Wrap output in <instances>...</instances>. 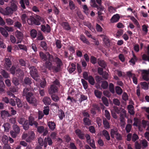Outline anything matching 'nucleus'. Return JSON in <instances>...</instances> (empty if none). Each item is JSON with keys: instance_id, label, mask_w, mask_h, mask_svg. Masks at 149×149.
I'll return each mask as SVG.
<instances>
[{"instance_id": "nucleus-43", "label": "nucleus", "mask_w": 149, "mask_h": 149, "mask_svg": "<svg viewBox=\"0 0 149 149\" xmlns=\"http://www.w3.org/2000/svg\"><path fill=\"white\" fill-rule=\"evenodd\" d=\"M58 111L59 112L58 114V116L59 118L61 120L65 116L64 113V111L61 109L58 110Z\"/></svg>"}, {"instance_id": "nucleus-28", "label": "nucleus", "mask_w": 149, "mask_h": 149, "mask_svg": "<svg viewBox=\"0 0 149 149\" xmlns=\"http://www.w3.org/2000/svg\"><path fill=\"white\" fill-rule=\"evenodd\" d=\"M83 121L85 125L89 126L91 124V121L88 118L84 117Z\"/></svg>"}, {"instance_id": "nucleus-24", "label": "nucleus", "mask_w": 149, "mask_h": 149, "mask_svg": "<svg viewBox=\"0 0 149 149\" xmlns=\"http://www.w3.org/2000/svg\"><path fill=\"white\" fill-rule=\"evenodd\" d=\"M16 37L19 40H22L23 37V34L22 32L18 30H17L15 33Z\"/></svg>"}, {"instance_id": "nucleus-54", "label": "nucleus", "mask_w": 149, "mask_h": 149, "mask_svg": "<svg viewBox=\"0 0 149 149\" xmlns=\"http://www.w3.org/2000/svg\"><path fill=\"white\" fill-rule=\"evenodd\" d=\"M81 81L84 88L86 89L88 88L87 82L84 79H81Z\"/></svg>"}, {"instance_id": "nucleus-47", "label": "nucleus", "mask_w": 149, "mask_h": 149, "mask_svg": "<svg viewBox=\"0 0 149 149\" xmlns=\"http://www.w3.org/2000/svg\"><path fill=\"white\" fill-rule=\"evenodd\" d=\"M109 89L110 92L112 93H114L115 92L114 86L113 84L110 83L109 85Z\"/></svg>"}, {"instance_id": "nucleus-6", "label": "nucleus", "mask_w": 149, "mask_h": 149, "mask_svg": "<svg viewBox=\"0 0 149 149\" xmlns=\"http://www.w3.org/2000/svg\"><path fill=\"white\" fill-rule=\"evenodd\" d=\"M28 68L30 70V73L31 77L35 80H36L39 77L37 70L36 68L33 66H28Z\"/></svg>"}, {"instance_id": "nucleus-56", "label": "nucleus", "mask_w": 149, "mask_h": 149, "mask_svg": "<svg viewBox=\"0 0 149 149\" xmlns=\"http://www.w3.org/2000/svg\"><path fill=\"white\" fill-rule=\"evenodd\" d=\"M69 6L71 10H73L75 8V6L72 1H70L69 2Z\"/></svg>"}, {"instance_id": "nucleus-42", "label": "nucleus", "mask_w": 149, "mask_h": 149, "mask_svg": "<svg viewBox=\"0 0 149 149\" xmlns=\"http://www.w3.org/2000/svg\"><path fill=\"white\" fill-rule=\"evenodd\" d=\"M2 126L4 127L5 131L6 132H8L10 127V124L8 123L4 124Z\"/></svg>"}, {"instance_id": "nucleus-45", "label": "nucleus", "mask_w": 149, "mask_h": 149, "mask_svg": "<svg viewBox=\"0 0 149 149\" xmlns=\"http://www.w3.org/2000/svg\"><path fill=\"white\" fill-rule=\"evenodd\" d=\"M13 131L16 133H19L20 131V128L19 126L17 125L14 124L13 126Z\"/></svg>"}, {"instance_id": "nucleus-15", "label": "nucleus", "mask_w": 149, "mask_h": 149, "mask_svg": "<svg viewBox=\"0 0 149 149\" xmlns=\"http://www.w3.org/2000/svg\"><path fill=\"white\" fill-rule=\"evenodd\" d=\"M93 108H92L91 110V112L93 115H95L96 113L95 110L98 111L100 110V109L98 105L94 104L93 106Z\"/></svg>"}, {"instance_id": "nucleus-64", "label": "nucleus", "mask_w": 149, "mask_h": 149, "mask_svg": "<svg viewBox=\"0 0 149 149\" xmlns=\"http://www.w3.org/2000/svg\"><path fill=\"white\" fill-rule=\"evenodd\" d=\"M139 139L138 136L135 134H134L132 137V140L133 142Z\"/></svg>"}, {"instance_id": "nucleus-22", "label": "nucleus", "mask_w": 149, "mask_h": 149, "mask_svg": "<svg viewBox=\"0 0 149 149\" xmlns=\"http://www.w3.org/2000/svg\"><path fill=\"white\" fill-rule=\"evenodd\" d=\"M31 80V78L26 77L24 79L23 82L26 85L29 86L32 83Z\"/></svg>"}, {"instance_id": "nucleus-4", "label": "nucleus", "mask_w": 149, "mask_h": 149, "mask_svg": "<svg viewBox=\"0 0 149 149\" xmlns=\"http://www.w3.org/2000/svg\"><path fill=\"white\" fill-rule=\"evenodd\" d=\"M29 91L28 88H24L23 91V95L26 96V99L28 102H36V100L34 97L33 94Z\"/></svg>"}, {"instance_id": "nucleus-55", "label": "nucleus", "mask_w": 149, "mask_h": 149, "mask_svg": "<svg viewBox=\"0 0 149 149\" xmlns=\"http://www.w3.org/2000/svg\"><path fill=\"white\" fill-rule=\"evenodd\" d=\"M18 46L20 49H22L27 52V49L26 46L23 45L19 44H18Z\"/></svg>"}, {"instance_id": "nucleus-14", "label": "nucleus", "mask_w": 149, "mask_h": 149, "mask_svg": "<svg viewBox=\"0 0 149 149\" xmlns=\"http://www.w3.org/2000/svg\"><path fill=\"white\" fill-rule=\"evenodd\" d=\"M75 133L79 138L83 140L85 139V134L80 129H77L75 131Z\"/></svg>"}, {"instance_id": "nucleus-46", "label": "nucleus", "mask_w": 149, "mask_h": 149, "mask_svg": "<svg viewBox=\"0 0 149 149\" xmlns=\"http://www.w3.org/2000/svg\"><path fill=\"white\" fill-rule=\"evenodd\" d=\"M5 63L6 65L8 68H10L11 65V62L10 59L9 58H5Z\"/></svg>"}, {"instance_id": "nucleus-63", "label": "nucleus", "mask_w": 149, "mask_h": 149, "mask_svg": "<svg viewBox=\"0 0 149 149\" xmlns=\"http://www.w3.org/2000/svg\"><path fill=\"white\" fill-rule=\"evenodd\" d=\"M101 75H102V77L105 79H106L108 78V74L106 71H104Z\"/></svg>"}, {"instance_id": "nucleus-1", "label": "nucleus", "mask_w": 149, "mask_h": 149, "mask_svg": "<svg viewBox=\"0 0 149 149\" xmlns=\"http://www.w3.org/2000/svg\"><path fill=\"white\" fill-rule=\"evenodd\" d=\"M48 56L47 59L45 63V67L49 70H52L53 72H56V70L57 68L56 67V65H53L52 63V61L54 59V57L51 55L48 52L46 53Z\"/></svg>"}, {"instance_id": "nucleus-53", "label": "nucleus", "mask_w": 149, "mask_h": 149, "mask_svg": "<svg viewBox=\"0 0 149 149\" xmlns=\"http://www.w3.org/2000/svg\"><path fill=\"white\" fill-rule=\"evenodd\" d=\"M14 24L15 27H17L19 29H20L22 26V24L21 23L18 21H16L15 22Z\"/></svg>"}, {"instance_id": "nucleus-48", "label": "nucleus", "mask_w": 149, "mask_h": 149, "mask_svg": "<svg viewBox=\"0 0 149 149\" xmlns=\"http://www.w3.org/2000/svg\"><path fill=\"white\" fill-rule=\"evenodd\" d=\"M94 8H96L98 11H103L104 9V7L101 5H97V4Z\"/></svg>"}, {"instance_id": "nucleus-7", "label": "nucleus", "mask_w": 149, "mask_h": 149, "mask_svg": "<svg viewBox=\"0 0 149 149\" xmlns=\"http://www.w3.org/2000/svg\"><path fill=\"white\" fill-rule=\"evenodd\" d=\"M55 61L56 64V67L57 68L56 69V72L60 71L61 66L63 65V63L62 61L59 58L56 57L55 58Z\"/></svg>"}, {"instance_id": "nucleus-5", "label": "nucleus", "mask_w": 149, "mask_h": 149, "mask_svg": "<svg viewBox=\"0 0 149 149\" xmlns=\"http://www.w3.org/2000/svg\"><path fill=\"white\" fill-rule=\"evenodd\" d=\"M110 135L112 138L114 139L115 137L118 141L121 140L122 139V136L118 132V130L116 128H114L111 130Z\"/></svg>"}, {"instance_id": "nucleus-39", "label": "nucleus", "mask_w": 149, "mask_h": 149, "mask_svg": "<svg viewBox=\"0 0 149 149\" xmlns=\"http://www.w3.org/2000/svg\"><path fill=\"white\" fill-rule=\"evenodd\" d=\"M87 80H88L89 84L92 85H93L95 83V81L93 77L91 76H89Z\"/></svg>"}, {"instance_id": "nucleus-59", "label": "nucleus", "mask_w": 149, "mask_h": 149, "mask_svg": "<svg viewBox=\"0 0 149 149\" xmlns=\"http://www.w3.org/2000/svg\"><path fill=\"white\" fill-rule=\"evenodd\" d=\"M12 82L16 86L19 84V82L17 79L16 77H13L12 79Z\"/></svg>"}, {"instance_id": "nucleus-17", "label": "nucleus", "mask_w": 149, "mask_h": 149, "mask_svg": "<svg viewBox=\"0 0 149 149\" xmlns=\"http://www.w3.org/2000/svg\"><path fill=\"white\" fill-rule=\"evenodd\" d=\"M61 25L63 28L66 30L69 31L71 29V27L70 26L69 24L67 22H62Z\"/></svg>"}, {"instance_id": "nucleus-35", "label": "nucleus", "mask_w": 149, "mask_h": 149, "mask_svg": "<svg viewBox=\"0 0 149 149\" xmlns=\"http://www.w3.org/2000/svg\"><path fill=\"white\" fill-rule=\"evenodd\" d=\"M37 36V40H42L44 38L42 32L40 31L38 32Z\"/></svg>"}, {"instance_id": "nucleus-11", "label": "nucleus", "mask_w": 149, "mask_h": 149, "mask_svg": "<svg viewBox=\"0 0 149 149\" xmlns=\"http://www.w3.org/2000/svg\"><path fill=\"white\" fill-rule=\"evenodd\" d=\"M41 30L43 32L46 31L47 33H49L51 31L50 26L48 24H46L45 26L44 25H41Z\"/></svg>"}, {"instance_id": "nucleus-37", "label": "nucleus", "mask_w": 149, "mask_h": 149, "mask_svg": "<svg viewBox=\"0 0 149 149\" xmlns=\"http://www.w3.org/2000/svg\"><path fill=\"white\" fill-rule=\"evenodd\" d=\"M55 44L56 47L58 49L61 48L62 46V44L61 43V41L58 39L56 40Z\"/></svg>"}, {"instance_id": "nucleus-51", "label": "nucleus", "mask_w": 149, "mask_h": 149, "mask_svg": "<svg viewBox=\"0 0 149 149\" xmlns=\"http://www.w3.org/2000/svg\"><path fill=\"white\" fill-rule=\"evenodd\" d=\"M132 125L130 124H127L125 128L126 132L127 133H129L130 131Z\"/></svg>"}, {"instance_id": "nucleus-57", "label": "nucleus", "mask_w": 149, "mask_h": 149, "mask_svg": "<svg viewBox=\"0 0 149 149\" xmlns=\"http://www.w3.org/2000/svg\"><path fill=\"white\" fill-rule=\"evenodd\" d=\"M94 93L95 96L98 98L101 97L102 93L97 90H95L94 91Z\"/></svg>"}, {"instance_id": "nucleus-8", "label": "nucleus", "mask_w": 149, "mask_h": 149, "mask_svg": "<svg viewBox=\"0 0 149 149\" xmlns=\"http://www.w3.org/2000/svg\"><path fill=\"white\" fill-rule=\"evenodd\" d=\"M28 123L31 126H34L35 127H37L38 125V123L35 120L34 118L32 116H30L28 120Z\"/></svg>"}, {"instance_id": "nucleus-10", "label": "nucleus", "mask_w": 149, "mask_h": 149, "mask_svg": "<svg viewBox=\"0 0 149 149\" xmlns=\"http://www.w3.org/2000/svg\"><path fill=\"white\" fill-rule=\"evenodd\" d=\"M35 137V134L33 132L30 131L28 132V137L26 139V141L28 142H30L34 140Z\"/></svg>"}, {"instance_id": "nucleus-49", "label": "nucleus", "mask_w": 149, "mask_h": 149, "mask_svg": "<svg viewBox=\"0 0 149 149\" xmlns=\"http://www.w3.org/2000/svg\"><path fill=\"white\" fill-rule=\"evenodd\" d=\"M90 61L93 64H94L97 62V58L93 56H91L90 58Z\"/></svg>"}, {"instance_id": "nucleus-21", "label": "nucleus", "mask_w": 149, "mask_h": 149, "mask_svg": "<svg viewBox=\"0 0 149 149\" xmlns=\"http://www.w3.org/2000/svg\"><path fill=\"white\" fill-rule=\"evenodd\" d=\"M126 116V111H123L120 113V121L121 123H123L125 121V118Z\"/></svg>"}, {"instance_id": "nucleus-20", "label": "nucleus", "mask_w": 149, "mask_h": 149, "mask_svg": "<svg viewBox=\"0 0 149 149\" xmlns=\"http://www.w3.org/2000/svg\"><path fill=\"white\" fill-rule=\"evenodd\" d=\"M47 125L49 128L52 130H53L55 129L56 126L55 123L52 121H49L47 123Z\"/></svg>"}, {"instance_id": "nucleus-58", "label": "nucleus", "mask_w": 149, "mask_h": 149, "mask_svg": "<svg viewBox=\"0 0 149 149\" xmlns=\"http://www.w3.org/2000/svg\"><path fill=\"white\" fill-rule=\"evenodd\" d=\"M15 66L14 65H12L10 69V73L13 75H14L15 73Z\"/></svg>"}, {"instance_id": "nucleus-34", "label": "nucleus", "mask_w": 149, "mask_h": 149, "mask_svg": "<svg viewBox=\"0 0 149 149\" xmlns=\"http://www.w3.org/2000/svg\"><path fill=\"white\" fill-rule=\"evenodd\" d=\"M103 123L105 129H107L110 128L109 123L106 119H103Z\"/></svg>"}, {"instance_id": "nucleus-52", "label": "nucleus", "mask_w": 149, "mask_h": 149, "mask_svg": "<svg viewBox=\"0 0 149 149\" xmlns=\"http://www.w3.org/2000/svg\"><path fill=\"white\" fill-rule=\"evenodd\" d=\"M52 100L55 102H57L59 100L58 97L55 94L52 95Z\"/></svg>"}, {"instance_id": "nucleus-32", "label": "nucleus", "mask_w": 149, "mask_h": 149, "mask_svg": "<svg viewBox=\"0 0 149 149\" xmlns=\"http://www.w3.org/2000/svg\"><path fill=\"white\" fill-rule=\"evenodd\" d=\"M39 54L40 57L43 61H46L47 59L46 55L43 52H40Z\"/></svg>"}, {"instance_id": "nucleus-41", "label": "nucleus", "mask_w": 149, "mask_h": 149, "mask_svg": "<svg viewBox=\"0 0 149 149\" xmlns=\"http://www.w3.org/2000/svg\"><path fill=\"white\" fill-rule=\"evenodd\" d=\"M140 84L141 88L146 90H147L148 88V86L147 83L146 82H141Z\"/></svg>"}, {"instance_id": "nucleus-3", "label": "nucleus", "mask_w": 149, "mask_h": 149, "mask_svg": "<svg viewBox=\"0 0 149 149\" xmlns=\"http://www.w3.org/2000/svg\"><path fill=\"white\" fill-rule=\"evenodd\" d=\"M17 4L18 3L16 1L12 0L10 2V6H8L5 8L6 15L11 14L13 13V12L16 11L17 9Z\"/></svg>"}, {"instance_id": "nucleus-60", "label": "nucleus", "mask_w": 149, "mask_h": 149, "mask_svg": "<svg viewBox=\"0 0 149 149\" xmlns=\"http://www.w3.org/2000/svg\"><path fill=\"white\" fill-rule=\"evenodd\" d=\"M19 63L21 66H25L26 63L24 60L22 59H20L19 60Z\"/></svg>"}, {"instance_id": "nucleus-27", "label": "nucleus", "mask_w": 149, "mask_h": 149, "mask_svg": "<svg viewBox=\"0 0 149 149\" xmlns=\"http://www.w3.org/2000/svg\"><path fill=\"white\" fill-rule=\"evenodd\" d=\"M102 134L107 140L109 141L110 140V138L109 134L107 130H103L102 132Z\"/></svg>"}, {"instance_id": "nucleus-62", "label": "nucleus", "mask_w": 149, "mask_h": 149, "mask_svg": "<svg viewBox=\"0 0 149 149\" xmlns=\"http://www.w3.org/2000/svg\"><path fill=\"white\" fill-rule=\"evenodd\" d=\"M43 102H51V100L49 97L45 96L43 99Z\"/></svg>"}, {"instance_id": "nucleus-12", "label": "nucleus", "mask_w": 149, "mask_h": 149, "mask_svg": "<svg viewBox=\"0 0 149 149\" xmlns=\"http://www.w3.org/2000/svg\"><path fill=\"white\" fill-rule=\"evenodd\" d=\"M127 75L129 78L132 77L133 83L135 84H137V79L134 74L132 73L130 71H129L127 72Z\"/></svg>"}, {"instance_id": "nucleus-26", "label": "nucleus", "mask_w": 149, "mask_h": 149, "mask_svg": "<svg viewBox=\"0 0 149 149\" xmlns=\"http://www.w3.org/2000/svg\"><path fill=\"white\" fill-rule=\"evenodd\" d=\"M18 87L16 86L10 88H9V91L11 93H10L11 94H10V95H11L13 97L15 96L14 94H13L12 93H14L17 92L18 91Z\"/></svg>"}, {"instance_id": "nucleus-50", "label": "nucleus", "mask_w": 149, "mask_h": 149, "mask_svg": "<svg viewBox=\"0 0 149 149\" xmlns=\"http://www.w3.org/2000/svg\"><path fill=\"white\" fill-rule=\"evenodd\" d=\"M37 131L40 133L43 132L45 130L44 127L42 126H40L37 127Z\"/></svg>"}, {"instance_id": "nucleus-40", "label": "nucleus", "mask_w": 149, "mask_h": 149, "mask_svg": "<svg viewBox=\"0 0 149 149\" xmlns=\"http://www.w3.org/2000/svg\"><path fill=\"white\" fill-rule=\"evenodd\" d=\"M115 91L118 95H121L123 93V90L119 86H116L115 87Z\"/></svg>"}, {"instance_id": "nucleus-18", "label": "nucleus", "mask_w": 149, "mask_h": 149, "mask_svg": "<svg viewBox=\"0 0 149 149\" xmlns=\"http://www.w3.org/2000/svg\"><path fill=\"white\" fill-rule=\"evenodd\" d=\"M1 114L3 118L11 116V115L6 110H2L1 111Z\"/></svg>"}, {"instance_id": "nucleus-23", "label": "nucleus", "mask_w": 149, "mask_h": 149, "mask_svg": "<svg viewBox=\"0 0 149 149\" xmlns=\"http://www.w3.org/2000/svg\"><path fill=\"white\" fill-rule=\"evenodd\" d=\"M0 31L2 35L4 36L7 37L8 36V34L5 28L2 27H0Z\"/></svg>"}, {"instance_id": "nucleus-36", "label": "nucleus", "mask_w": 149, "mask_h": 149, "mask_svg": "<svg viewBox=\"0 0 149 149\" xmlns=\"http://www.w3.org/2000/svg\"><path fill=\"white\" fill-rule=\"evenodd\" d=\"M30 124L28 123V121L27 120H25V122L23 125V128L25 130H27L29 128Z\"/></svg>"}, {"instance_id": "nucleus-2", "label": "nucleus", "mask_w": 149, "mask_h": 149, "mask_svg": "<svg viewBox=\"0 0 149 149\" xmlns=\"http://www.w3.org/2000/svg\"><path fill=\"white\" fill-rule=\"evenodd\" d=\"M43 21V19L40 16L36 15L34 17L33 16H31L27 19V22L30 25L35 24L39 25L40 24V22Z\"/></svg>"}, {"instance_id": "nucleus-16", "label": "nucleus", "mask_w": 149, "mask_h": 149, "mask_svg": "<svg viewBox=\"0 0 149 149\" xmlns=\"http://www.w3.org/2000/svg\"><path fill=\"white\" fill-rule=\"evenodd\" d=\"M0 73L3 77L5 79H8L10 78L9 74L4 70L1 69L0 70Z\"/></svg>"}, {"instance_id": "nucleus-9", "label": "nucleus", "mask_w": 149, "mask_h": 149, "mask_svg": "<svg viewBox=\"0 0 149 149\" xmlns=\"http://www.w3.org/2000/svg\"><path fill=\"white\" fill-rule=\"evenodd\" d=\"M53 143L51 138L49 136H47V137L45 138L44 139V147L46 148L47 144L50 146L52 145Z\"/></svg>"}, {"instance_id": "nucleus-61", "label": "nucleus", "mask_w": 149, "mask_h": 149, "mask_svg": "<svg viewBox=\"0 0 149 149\" xmlns=\"http://www.w3.org/2000/svg\"><path fill=\"white\" fill-rule=\"evenodd\" d=\"M60 81L59 80L57 79H56L55 80L52 82V85H53L54 86H56L57 87L59 86Z\"/></svg>"}, {"instance_id": "nucleus-25", "label": "nucleus", "mask_w": 149, "mask_h": 149, "mask_svg": "<svg viewBox=\"0 0 149 149\" xmlns=\"http://www.w3.org/2000/svg\"><path fill=\"white\" fill-rule=\"evenodd\" d=\"M97 62L99 65L103 68H105L107 66L106 63L103 60H100L99 59H98Z\"/></svg>"}, {"instance_id": "nucleus-19", "label": "nucleus", "mask_w": 149, "mask_h": 149, "mask_svg": "<svg viewBox=\"0 0 149 149\" xmlns=\"http://www.w3.org/2000/svg\"><path fill=\"white\" fill-rule=\"evenodd\" d=\"M120 18V16L118 14L113 15L111 19V22L114 23L118 21Z\"/></svg>"}, {"instance_id": "nucleus-13", "label": "nucleus", "mask_w": 149, "mask_h": 149, "mask_svg": "<svg viewBox=\"0 0 149 149\" xmlns=\"http://www.w3.org/2000/svg\"><path fill=\"white\" fill-rule=\"evenodd\" d=\"M58 88L56 86L51 85L48 89V92L49 94H52L58 91Z\"/></svg>"}, {"instance_id": "nucleus-31", "label": "nucleus", "mask_w": 149, "mask_h": 149, "mask_svg": "<svg viewBox=\"0 0 149 149\" xmlns=\"http://www.w3.org/2000/svg\"><path fill=\"white\" fill-rule=\"evenodd\" d=\"M80 39L84 43H86L87 45H90V43L83 35H81L80 36Z\"/></svg>"}, {"instance_id": "nucleus-44", "label": "nucleus", "mask_w": 149, "mask_h": 149, "mask_svg": "<svg viewBox=\"0 0 149 149\" xmlns=\"http://www.w3.org/2000/svg\"><path fill=\"white\" fill-rule=\"evenodd\" d=\"M108 86V82L106 81H104L102 82L101 87L104 89H107Z\"/></svg>"}, {"instance_id": "nucleus-38", "label": "nucleus", "mask_w": 149, "mask_h": 149, "mask_svg": "<svg viewBox=\"0 0 149 149\" xmlns=\"http://www.w3.org/2000/svg\"><path fill=\"white\" fill-rule=\"evenodd\" d=\"M21 19L22 23L23 24L25 23L26 19H28L27 15L26 14H22L21 16Z\"/></svg>"}, {"instance_id": "nucleus-30", "label": "nucleus", "mask_w": 149, "mask_h": 149, "mask_svg": "<svg viewBox=\"0 0 149 149\" xmlns=\"http://www.w3.org/2000/svg\"><path fill=\"white\" fill-rule=\"evenodd\" d=\"M1 141L4 145L8 144V137L6 135H3L2 137Z\"/></svg>"}, {"instance_id": "nucleus-29", "label": "nucleus", "mask_w": 149, "mask_h": 149, "mask_svg": "<svg viewBox=\"0 0 149 149\" xmlns=\"http://www.w3.org/2000/svg\"><path fill=\"white\" fill-rule=\"evenodd\" d=\"M30 34L31 37L34 39L36 37L38 33L36 30L33 29L31 30Z\"/></svg>"}, {"instance_id": "nucleus-33", "label": "nucleus", "mask_w": 149, "mask_h": 149, "mask_svg": "<svg viewBox=\"0 0 149 149\" xmlns=\"http://www.w3.org/2000/svg\"><path fill=\"white\" fill-rule=\"evenodd\" d=\"M40 46L45 50H47V44L45 41H41L40 43Z\"/></svg>"}]
</instances>
